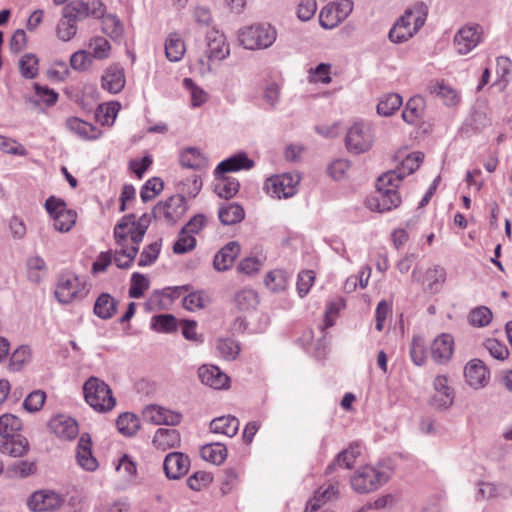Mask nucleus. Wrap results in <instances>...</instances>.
Returning a JSON list of instances; mask_svg holds the SVG:
<instances>
[{"label": "nucleus", "mask_w": 512, "mask_h": 512, "mask_svg": "<svg viewBox=\"0 0 512 512\" xmlns=\"http://www.w3.org/2000/svg\"><path fill=\"white\" fill-rule=\"evenodd\" d=\"M70 65L76 71H86L92 65L91 54L85 50H79L70 57Z\"/></svg>", "instance_id": "nucleus-59"}, {"label": "nucleus", "mask_w": 512, "mask_h": 512, "mask_svg": "<svg viewBox=\"0 0 512 512\" xmlns=\"http://www.w3.org/2000/svg\"><path fill=\"white\" fill-rule=\"evenodd\" d=\"M239 429V420L231 415L221 416L210 422V430L213 433H220L228 437H233Z\"/></svg>", "instance_id": "nucleus-35"}, {"label": "nucleus", "mask_w": 512, "mask_h": 512, "mask_svg": "<svg viewBox=\"0 0 512 512\" xmlns=\"http://www.w3.org/2000/svg\"><path fill=\"white\" fill-rule=\"evenodd\" d=\"M150 224V217L148 214H143L138 220L135 219L134 214H128L121 218L120 222L114 227V238L118 246H124L127 242V233L125 229L128 227L137 228L138 236L145 235Z\"/></svg>", "instance_id": "nucleus-12"}, {"label": "nucleus", "mask_w": 512, "mask_h": 512, "mask_svg": "<svg viewBox=\"0 0 512 512\" xmlns=\"http://www.w3.org/2000/svg\"><path fill=\"white\" fill-rule=\"evenodd\" d=\"M492 318V311L486 306L476 307L468 315V321L474 327H485L491 322Z\"/></svg>", "instance_id": "nucleus-49"}, {"label": "nucleus", "mask_w": 512, "mask_h": 512, "mask_svg": "<svg viewBox=\"0 0 512 512\" xmlns=\"http://www.w3.org/2000/svg\"><path fill=\"white\" fill-rule=\"evenodd\" d=\"M427 13L428 7L423 2H418L413 8L406 10L390 29V41L403 43L409 40L424 25Z\"/></svg>", "instance_id": "nucleus-3"}, {"label": "nucleus", "mask_w": 512, "mask_h": 512, "mask_svg": "<svg viewBox=\"0 0 512 512\" xmlns=\"http://www.w3.org/2000/svg\"><path fill=\"white\" fill-rule=\"evenodd\" d=\"M80 21L75 14L63 8L62 16L56 27L57 37L62 41L71 40L77 33V22Z\"/></svg>", "instance_id": "nucleus-27"}, {"label": "nucleus", "mask_w": 512, "mask_h": 512, "mask_svg": "<svg viewBox=\"0 0 512 512\" xmlns=\"http://www.w3.org/2000/svg\"><path fill=\"white\" fill-rule=\"evenodd\" d=\"M361 454V446L358 442L351 443L349 447L337 454L333 463L328 465L326 473H331L336 466L351 469L357 457Z\"/></svg>", "instance_id": "nucleus-29"}, {"label": "nucleus", "mask_w": 512, "mask_h": 512, "mask_svg": "<svg viewBox=\"0 0 512 512\" xmlns=\"http://www.w3.org/2000/svg\"><path fill=\"white\" fill-rule=\"evenodd\" d=\"M428 90L431 94L439 97L446 106H456L460 102L457 91L443 81L430 83Z\"/></svg>", "instance_id": "nucleus-33"}, {"label": "nucleus", "mask_w": 512, "mask_h": 512, "mask_svg": "<svg viewBox=\"0 0 512 512\" xmlns=\"http://www.w3.org/2000/svg\"><path fill=\"white\" fill-rule=\"evenodd\" d=\"M424 154L422 152H413L409 154L402 162L396 171L397 176H401V181L407 175L414 173L423 162Z\"/></svg>", "instance_id": "nucleus-45"}, {"label": "nucleus", "mask_w": 512, "mask_h": 512, "mask_svg": "<svg viewBox=\"0 0 512 512\" xmlns=\"http://www.w3.org/2000/svg\"><path fill=\"white\" fill-rule=\"evenodd\" d=\"M215 179L217 183L214 191L219 197L228 200L238 193L240 184L236 178L221 174L219 177H215Z\"/></svg>", "instance_id": "nucleus-36"}, {"label": "nucleus", "mask_w": 512, "mask_h": 512, "mask_svg": "<svg viewBox=\"0 0 512 512\" xmlns=\"http://www.w3.org/2000/svg\"><path fill=\"white\" fill-rule=\"evenodd\" d=\"M76 459L78 464L87 471H94L98 467V462L92 454V442L88 434H82L78 441Z\"/></svg>", "instance_id": "nucleus-24"}, {"label": "nucleus", "mask_w": 512, "mask_h": 512, "mask_svg": "<svg viewBox=\"0 0 512 512\" xmlns=\"http://www.w3.org/2000/svg\"><path fill=\"white\" fill-rule=\"evenodd\" d=\"M201 456L206 461L220 465L227 457V448L221 443L207 444L202 447Z\"/></svg>", "instance_id": "nucleus-41"}, {"label": "nucleus", "mask_w": 512, "mask_h": 512, "mask_svg": "<svg viewBox=\"0 0 512 512\" xmlns=\"http://www.w3.org/2000/svg\"><path fill=\"white\" fill-rule=\"evenodd\" d=\"M389 480V474L378 468L366 465L359 468L351 477V486L358 493H370Z\"/></svg>", "instance_id": "nucleus-6"}, {"label": "nucleus", "mask_w": 512, "mask_h": 512, "mask_svg": "<svg viewBox=\"0 0 512 512\" xmlns=\"http://www.w3.org/2000/svg\"><path fill=\"white\" fill-rule=\"evenodd\" d=\"M410 356L414 364L422 366L426 361V347L422 337L414 336L410 345Z\"/></svg>", "instance_id": "nucleus-55"}, {"label": "nucleus", "mask_w": 512, "mask_h": 512, "mask_svg": "<svg viewBox=\"0 0 512 512\" xmlns=\"http://www.w3.org/2000/svg\"><path fill=\"white\" fill-rule=\"evenodd\" d=\"M297 183L298 179H294L291 174L275 175L266 180L265 189L273 198L286 199L296 193Z\"/></svg>", "instance_id": "nucleus-11"}, {"label": "nucleus", "mask_w": 512, "mask_h": 512, "mask_svg": "<svg viewBox=\"0 0 512 512\" xmlns=\"http://www.w3.org/2000/svg\"><path fill=\"white\" fill-rule=\"evenodd\" d=\"M163 181L160 178L149 179L142 187L140 191V197L143 202L152 200L158 195L163 189Z\"/></svg>", "instance_id": "nucleus-57"}, {"label": "nucleus", "mask_w": 512, "mask_h": 512, "mask_svg": "<svg viewBox=\"0 0 512 512\" xmlns=\"http://www.w3.org/2000/svg\"><path fill=\"white\" fill-rule=\"evenodd\" d=\"M151 326L157 332L171 333L177 330V320L172 314H160L152 318Z\"/></svg>", "instance_id": "nucleus-50"}, {"label": "nucleus", "mask_w": 512, "mask_h": 512, "mask_svg": "<svg viewBox=\"0 0 512 512\" xmlns=\"http://www.w3.org/2000/svg\"><path fill=\"white\" fill-rule=\"evenodd\" d=\"M180 163L183 167L193 170H201L208 165L207 158L194 147H189L181 153Z\"/></svg>", "instance_id": "nucleus-37"}, {"label": "nucleus", "mask_w": 512, "mask_h": 512, "mask_svg": "<svg viewBox=\"0 0 512 512\" xmlns=\"http://www.w3.org/2000/svg\"><path fill=\"white\" fill-rule=\"evenodd\" d=\"M161 250V244L159 242H154L149 244L140 254L138 265L140 267H145L152 265L158 258Z\"/></svg>", "instance_id": "nucleus-60"}, {"label": "nucleus", "mask_w": 512, "mask_h": 512, "mask_svg": "<svg viewBox=\"0 0 512 512\" xmlns=\"http://www.w3.org/2000/svg\"><path fill=\"white\" fill-rule=\"evenodd\" d=\"M145 419L155 425L176 426L182 420V414L158 405H149L144 411Z\"/></svg>", "instance_id": "nucleus-16"}, {"label": "nucleus", "mask_w": 512, "mask_h": 512, "mask_svg": "<svg viewBox=\"0 0 512 512\" xmlns=\"http://www.w3.org/2000/svg\"><path fill=\"white\" fill-rule=\"evenodd\" d=\"M218 217L223 225H233L245 217L244 208L237 203H225L219 207Z\"/></svg>", "instance_id": "nucleus-32"}, {"label": "nucleus", "mask_w": 512, "mask_h": 512, "mask_svg": "<svg viewBox=\"0 0 512 512\" xmlns=\"http://www.w3.org/2000/svg\"><path fill=\"white\" fill-rule=\"evenodd\" d=\"M481 26L479 24L466 25L459 29L454 36V45L461 55L472 51L481 39Z\"/></svg>", "instance_id": "nucleus-15"}, {"label": "nucleus", "mask_w": 512, "mask_h": 512, "mask_svg": "<svg viewBox=\"0 0 512 512\" xmlns=\"http://www.w3.org/2000/svg\"><path fill=\"white\" fill-rule=\"evenodd\" d=\"M201 382L214 389H227L230 378L223 373L217 366L203 365L198 371Z\"/></svg>", "instance_id": "nucleus-22"}, {"label": "nucleus", "mask_w": 512, "mask_h": 512, "mask_svg": "<svg viewBox=\"0 0 512 512\" xmlns=\"http://www.w3.org/2000/svg\"><path fill=\"white\" fill-rule=\"evenodd\" d=\"M185 53L184 41L177 34H170L165 43V54L171 62L182 59Z\"/></svg>", "instance_id": "nucleus-42"}, {"label": "nucleus", "mask_w": 512, "mask_h": 512, "mask_svg": "<svg viewBox=\"0 0 512 512\" xmlns=\"http://www.w3.org/2000/svg\"><path fill=\"white\" fill-rule=\"evenodd\" d=\"M152 442L157 449L166 451L171 448L179 447L181 437L179 431L176 429L159 428L156 430Z\"/></svg>", "instance_id": "nucleus-28"}, {"label": "nucleus", "mask_w": 512, "mask_h": 512, "mask_svg": "<svg viewBox=\"0 0 512 512\" xmlns=\"http://www.w3.org/2000/svg\"><path fill=\"white\" fill-rule=\"evenodd\" d=\"M264 282L273 292L282 291L286 287L287 276L285 271L276 269L266 275Z\"/></svg>", "instance_id": "nucleus-53"}, {"label": "nucleus", "mask_w": 512, "mask_h": 512, "mask_svg": "<svg viewBox=\"0 0 512 512\" xmlns=\"http://www.w3.org/2000/svg\"><path fill=\"white\" fill-rule=\"evenodd\" d=\"M77 214L73 210L65 209L53 218V226L59 232H68L76 222Z\"/></svg>", "instance_id": "nucleus-52"}, {"label": "nucleus", "mask_w": 512, "mask_h": 512, "mask_svg": "<svg viewBox=\"0 0 512 512\" xmlns=\"http://www.w3.org/2000/svg\"><path fill=\"white\" fill-rule=\"evenodd\" d=\"M27 277L29 281L33 283L41 282L42 278L46 274V264L43 258L40 256H33L27 259Z\"/></svg>", "instance_id": "nucleus-44"}, {"label": "nucleus", "mask_w": 512, "mask_h": 512, "mask_svg": "<svg viewBox=\"0 0 512 512\" xmlns=\"http://www.w3.org/2000/svg\"><path fill=\"white\" fill-rule=\"evenodd\" d=\"M66 128L83 139H96L100 131L92 124L77 117H69L65 121Z\"/></svg>", "instance_id": "nucleus-31"}, {"label": "nucleus", "mask_w": 512, "mask_h": 512, "mask_svg": "<svg viewBox=\"0 0 512 512\" xmlns=\"http://www.w3.org/2000/svg\"><path fill=\"white\" fill-rule=\"evenodd\" d=\"M253 167L254 161L245 152H239L221 161L214 170V176L219 177L221 174L249 170Z\"/></svg>", "instance_id": "nucleus-21"}, {"label": "nucleus", "mask_w": 512, "mask_h": 512, "mask_svg": "<svg viewBox=\"0 0 512 512\" xmlns=\"http://www.w3.org/2000/svg\"><path fill=\"white\" fill-rule=\"evenodd\" d=\"M46 394L42 390L31 392L24 400L23 407L28 412L39 411L45 403Z\"/></svg>", "instance_id": "nucleus-61"}, {"label": "nucleus", "mask_w": 512, "mask_h": 512, "mask_svg": "<svg viewBox=\"0 0 512 512\" xmlns=\"http://www.w3.org/2000/svg\"><path fill=\"white\" fill-rule=\"evenodd\" d=\"M83 393L86 402L96 411H109L116 404L110 387L104 381L96 377H90L84 383Z\"/></svg>", "instance_id": "nucleus-4"}, {"label": "nucleus", "mask_w": 512, "mask_h": 512, "mask_svg": "<svg viewBox=\"0 0 512 512\" xmlns=\"http://www.w3.org/2000/svg\"><path fill=\"white\" fill-rule=\"evenodd\" d=\"M196 243V238L193 235L181 229L178 239L173 245V252L175 254L187 253L195 248Z\"/></svg>", "instance_id": "nucleus-54"}, {"label": "nucleus", "mask_w": 512, "mask_h": 512, "mask_svg": "<svg viewBox=\"0 0 512 512\" xmlns=\"http://www.w3.org/2000/svg\"><path fill=\"white\" fill-rule=\"evenodd\" d=\"M217 349L222 357L227 360H234L240 352L238 343L231 338L219 339Z\"/></svg>", "instance_id": "nucleus-58"}, {"label": "nucleus", "mask_w": 512, "mask_h": 512, "mask_svg": "<svg viewBox=\"0 0 512 512\" xmlns=\"http://www.w3.org/2000/svg\"><path fill=\"white\" fill-rule=\"evenodd\" d=\"M49 428L57 437L64 440H72L79 433L76 420L66 415L53 417L49 421Z\"/></svg>", "instance_id": "nucleus-19"}, {"label": "nucleus", "mask_w": 512, "mask_h": 512, "mask_svg": "<svg viewBox=\"0 0 512 512\" xmlns=\"http://www.w3.org/2000/svg\"><path fill=\"white\" fill-rule=\"evenodd\" d=\"M89 49L92 59L104 60L110 55L111 45L106 38L95 36L89 41Z\"/></svg>", "instance_id": "nucleus-47"}, {"label": "nucleus", "mask_w": 512, "mask_h": 512, "mask_svg": "<svg viewBox=\"0 0 512 512\" xmlns=\"http://www.w3.org/2000/svg\"><path fill=\"white\" fill-rule=\"evenodd\" d=\"M466 382L473 388L484 387L490 378V373L485 363L480 359H472L464 369Z\"/></svg>", "instance_id": "nucleus-18"}, {"label": "nucleus", "mask_w": 512, "mask_h": 512, "mask_svg": "<svg viewBox=\"0 0 512 512\" xmlns=\"http://www.w3.org/2000/svg\"><path fill=\"white\" fill-rule=\"evenodd\" d=\"M315 280L312 270H303L298 274L297 291L300 297H304L310 290Z\"/></svg>", "instance_id": "nucleus-64"}, {"label": "nucleus", "mask_w": 512, "mask_h": 512, "mask_svg": "<svg viewBox=\"0 0 512 512\" xmlns=\"http://www.w3.org/2000/svg\"><path fill=\"white\" fill-rule=\"evenodd\" d=\"M65 8L79 20L87 18L100 19L106 12V6L102 0H73L70 1Z\"/></svg>", "instance_id": "nucleus-14"}, {"label": "nucleus", "mask_w": 512, "mask_h": 512, "mask_svg": "<svg viewBox=\"0 0 512 512\" xmlns=\"http://www.w3.org/2000/svg\"><path fill=\"white\" fill-rule=\"evenodd\" d=\"M425 101L421 96L411 97L402 112L403 120L408 124H415L424 115Z\"/></svg>", "instance_id": "nucleus-34"}, {"label": "nucleus", "mask_w": 512, "mask_h": 512, "mask_svg": "<svg viewBox=\"0 0 512 512\" xmlns=\"http://www.w3.org/2000/svg\"><path fill=\"white\" fill-rule=\"evenodd\" d=\"M402 105V97L396 93L385 95L377 104V113L381 116L393 115Z\"/></svg>", "instance_id": "nucleus-43"}, {"label": "nucleus", "mask_w": 512, "mask_h": 512, "mask_svg": "<svg viewBox=\"0 0 512 512\" xmlns=\"http://www.w3.org/2000/svg\"><path fill=\"white\" fill-rule=\"evenodd\" d=\"M22 421L13 414L0 416V451L12 457H22L29 451V442L19 432L22 429Z\"/></svg>", "instance_id": "nucleus-2"}, {"label": "nucleus", "mask_w": 512, "mask_h": 512, "mask_svg": "<svg viewBox=\"0 0 512 512\" xmlns=\"http://www.w3.org/2000/svg\"><path fill=\"white\" fill-rule=\"evenodd\" d=\"M85 285L79 277L73 274H65L59 277L55 290V297L62 304H69L74 300H81L87 295Z\"/></svg>", "instance_id": "nucleus-8"}, {"label": "nucleus", "mask_w": 512, "mask_h": 512, "mask_svg": "<svg viewBox=\"0 0 512 512\" xmlns=\"http://www.w3.org/2000/svg\"><path fill=\"white\" fill-rule=\"evenodd\" d=\"M512 61L510 58L500 56L496 59V74L498 76V82L506 87L509 82L508 76L511 73Z\"/></svg>", "instance_id": "nucleus-62"}, {"label": "nucleus", "mask_w": 512, "mask_h": 512, "mask_svg": "<svg viewBox=\"0 0 512 512\" xmlns=\"http://www.w3.org/2000/svg\"><path fill=\"white\" fill-rule=\"evenodd\" d=\"M234 300L240 310H249L257 304V293L252 289H242L236 293Z\"/></svg>", "instance_id": "nucleus-56"}, {"label": "nucleus", "mask_w": 512, "mask_h": 512, "mask_svg": "<svg viewBox=\"0 0 512 512\" xmlns=\"http://www.w3.org/2000/svg\"><path fill=\"white\" fill-rule=\"evenodd\" d=\"M373 142L372 129L364 122H355L346 133L345 146L351 153H365L371 149Z\"/></svg>", "instance_id": "nucleus-7"}, {"label": "nucleus", "mask_w": 512, "mask_h": 512, "mask_svg": "<svg viewBox=\"0 0 512 512\" xmlns=\"http://www.w3.org/2000/svg\"><path fill=\"white\" fill-rule=\"evenodd\" d=\"M190 467V459L182 452H171L166 455L163 463L165 475L169 479H179Z\"/></svg>", "instance_id": "nucleus-17"}, {"label": "nucleus", "mask_w": 512, "mask_h": 512, "mask_svg": "<svg viewBox=\"0 0 512 512\" xmlns=\"http://www.w3.org/2000/svg\"><path fill=\"white\" fill-rule=\"evenodd\" d=\"M276 38V29L270 24H254L244 28L239 33L241 45L249 50L269 48Z\"/></svg>", "instance_id": "nucleus-5"}, {"label": "nucleus", "mask_w": 512, "mask_h": 512, "mask_svg": "<svg viewBox=\"0 0 512 512\" xmlns=\"http://www.w3.org/2000/svg\"><path fill=\"white\" fill-rule=\"evenodd\" d=\"M353 10L351 0H340L323 7L319 14V23L325 29L335 28L344 21Z\"/></svg>", "instance_id": "nucleus-9"}, {"label": "nucleus", "mask_w": 512, "mask_h": 512, "mask_svg": "<svg viewBox=\"0 0 512 512\" xmlns=\"http://www.w3.org/2000/svg\"><path fill=\"white\" fill-rule=\"evenodd\" d=\"M118 301L108 293H101L95 301L93 312L103 320L111 319L117 312Z\"/></svg>", "instance_id": "nucleus-30"}, {"label": "nucleus", "mask_w": 512, "mask_h": 512, "mask_svg": "<svg viewBox=\"0 0 512 512\" xmlns=\"http://www.w3.org/2000/svg\"><path fill=\"white\" fill-rule=\"evenodd\" d=\"M120 247L121 250L114 253V262L118 268L127 269L132 265L137 256L139 245L133 244L131 247L127 248L125 243L124 246Z\"/></svg>", "instance_id": "nucleus-46"}, {"label": "nucleus", "mask_w": 512, "mask_h": 512, "mask_svg": "<svg viewBox=\"0 0 512 512\" xmlns=\"http://www.w3.org/2000/svg\"><path fill=\"white\" fill-rule=\"evenodd\" d=\"M148 288L149 280L143 274L134 272L131 276V284L128 291L129 297L139 299Z\"/></svg>", "instance_id": "nucleus-51"}, {"label": "nucleus", "mask_w": 512, "mask_h": 512, "mask_svg": "<svg viewBox=\"0 0 512 512\" xmlns=\"http://www.w3.org/2000/svg\"><path fill=\"white\" fill-rule=\"evenodd\" d=\"M118 431L127 437H131L136 434L140 428V421L138 417L129 412L122 413L119 415L116 421Z\"/></svg>", "instance_id": "nucleus-39"}, {"label": "nucleus", "mask_w": 512, "mask_h": 512, "mask_svg": "<svg viewBox=\"0 0 512 512\" xmlns=\"http://www.w3.org/2000/svg\"><path fill=\"white\" fill-rule=\"evenodd\" d=\"M30 357V349L28 346L18 347L10 357L9 367L13 371H19L23 364L28 361Z\"/></svg>", "instance_id": "nucleus-63"}, {"label": "nucleus", "mask_w": 512, "mask_h": 512, "mask_svg": "<svg viewBox=\"0 0 512 512\" xmlns=\"http://www.w3.org/2000/svg\"><path fill=\"white\" fill-rule=\"evenodd\" d=\"M63 502L64 499L58 493L51 490H40L28 498L27 505L31 511L44 512L59 509Z\"/></svg>", "instance_id": "nucleus-13"}, {"label": "nucleus", "mask_w": 512, "mask_h": 512, "mask_svg": "<svg viewBox=\"0 0 512 512\" xmlns=\"http://www.w3.org/2000/svg\"><path fill=\"white\" fill-rule=\"evenodd\" d=\"M400 183L401 176H397L396 171H388L379 176L374 195L367 199L368 208L378 212L397 208L401 203V197L398 193Z\"/></svg>", "instance_id": "nucleus-1"}, {"label": "nucleus", "mask_w": 512, "mask_h": 512, "mask_svg": "<svg viewBox=\"0 0 512 512\" xmlns=\"http://www.w3.org/2000/svg\"><path fill=\"white\" fill-rule=\"evenodd\" d=\"M101 82L104 90L112 94L121 92L126 82L124 69L119 65L108 67L102 76Z\"/></svg>", "instance_id": "nucleus-26"}, {"label": "nucleus", "mask_w": 512, "mask_h": 512, "mask_svg": "<svg viewBox=\"0 0 512 512\" xmlns=\"http://www.w3.org/2000/svg\"><path fill=\"white\" fill-rule=\"evenodd\" d=\"M454 339L452 335L443 333L434 339L431 345L432 359L439 363H447L453 354Z\"/></svg>", "instance_id": "nucleus-23"}, {"label": "nucleus", "mask_w": 512, "mask_h": 512, "mask_svg": "<svg viewBox=\"0 0 512 512\" xmlns=\"http://www.w3.org/2000/svg\"><path fill=\"white\" fill-rule=\"evenodd\" d=\"M34 90L35 94L29 99V102L35 106H38L41 103L46 106H53L58 100V93L47 86H41L40 84L35 83Z\"/></svg>", "instance_id": "nucleus-40"}, {"label": "nucleus", "mask_w": 512, "mask_h": 512, "mask_svg": "<svg viewBox=\"0 0 512 512\" xmlns=\"http://www.w3.org/2000/svg\"><path fill=\"white\" fill-rule=\"evenodd\" d=\"M207 39V56L210 60H224L229 54V45L223 33L218 30H211L206 35Z\"/></svg>", "instance_id": "nucleus-20"}, {"label": "nucleus", "mask_w": 512, "mask_h": 512, "mask_svg": "<svg viewBox=\"0 0 512 512\" xmlns=\"http://www.w3.org/2000/svg\"><path fill=\"white\" fill-rule=\"evenodd\" d=\"M187 211L185 197L181 194L169 197L165 202H159L152 210L155 218L164 217L168 224H175Z\"/></svg>", "instance_id": "nucleus-10"}, {"label": "nucleus", "mask_w": 512, "mask_h": 512, "mask_svg": "<svg viewBox=\"0 0 512 512\" xmlns=\"http://www.w3.org/2000/svg\"><path fill=\"white\" fill-rule=\"evenodd\" d=\"M241 250L240 244L231 241L222 247L214 256L213 266L217 271H226L233 265Z\"/></svg>", "instance_id": "nucleus-25"}, {"label": "nucleus", "mask_w": 512, "mask_h": 512, "mask_svg": "<svg viewBox=\"0 0 512 512\" xmlns=\"http://www.w3.org/2000/svg\"><path fill=\"white\" fill-rule=\"evenodd\" d=\"M38 57L33 53L23 55L19 60L21 75L26 79H34L38 75Z\"/></svg>", "instance_id": "nucleus-48"}, {"label": "nucleus", "mask_w": 512, "mask_h": 512, "mask_svg": "<svg viewBox=\"0 0 512 512\" xmlns=\"http://www.w3.org/2000/svg\"><path fill=\"white\" fill-rule=\"evenodd\" d=\"M101 20V30L104 34L109 36L112 40H117L122 37L124 27L120 19L114 14H106L104 12Z\"/></svg>", "instance_id": "nucleus-38"}]
</instances>
